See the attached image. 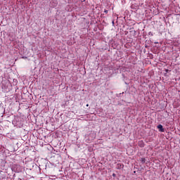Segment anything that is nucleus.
I'll return each instance as SVG.
<instances>
[{
	"instance_id": "1",
	"label": "nucleus",
	"mask_w": 180,
	"mask_h": 180,
	"mask_svg": "<svg viewBox=\"0 0 180 180\" xmlns=\"http://www.w3.org/2000/svg\"><path fill=\"white\" fill-rule=\"evenodd\" d=\"M158 129H159V131H162V132H164V131H165L164 128L162 127V124L158 125Z\"/></svg>"
},
{
	"instance_id": "2",
	"label": "nucleus",
	"mask_w": 180,
	"mask_h": 180,
	"mask_svg": "<svg viewBox=\"0 0 180 180\" xmlns=\"http://www.w3.org/2000/svg\"><path fill=\"white\" fill-rule=\"evenodd\" d=\"M139 147L143 148L144 147V143L143 141H140L139 143Z\"/></svg>"
},
{
	"instance_id": "3",
	"label": "nucleus",
	"mask_w": 180,
	"mask_h": 180,
	"mask_svg": "<svg viewBox=\"0 0 180 180\" xmlns=\"http://www.w3.org/2000/svg\"><path fill=\"white\" fill-rule=\"evenodd\" d=\"M140 161H141V162H142V164H145V162H146V158H141L140 159Z\"/></svg>"
},
{
	"instance_id": "4",
	"label": "nucleus",
	"mask_w": 180,
	"mask_h": 180,
	"mask_svg": "<svg viewBox=\"0 0 180 180\" xmlns=\"http://www.w3.org/2000/svg\"><path fill=\"white\" fill-rule=\"evenodd\" d=\"M105 13H108V10H105Z\"/></svg>"
},
{
	"instance_id": "5",
	"label": "nucleus",
	"mask_w": 180,
	"mask_h": 180,
	"mask_svg": "<svg viewBox=\"0 0 180 180\" xmlns=\"http://www.w3.org/2000/svg\"><path fill=\"white\" fill-rule=\"evenodd\" d=\"M87 108H88V106H89V104H86V105Z\"/></svg>"
}]
</instances>
